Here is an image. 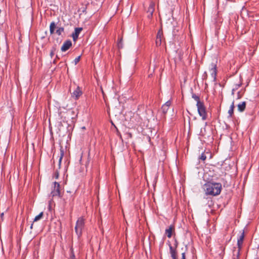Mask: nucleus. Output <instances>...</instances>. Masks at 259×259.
<instances>
[{
    "mask_svg": "<svg viewBox=\"0 0 259 259\" xmlns=\"http://www.w3.org/2000/svg\"><path fill=\"white\" fill-rule=\"evenodd\" d=\"M203 189L206 195L217 196L221 192L222 185L218 183L207 182L203 185Z\"/></svg>",
    "mask_w": 259,
    "mask_h": 259,
    "instance_id": "obj_1",
    "label": "nucleus"
},
{
    "mask_svg": "<svg viewBox=\"0 0 259 259\" xmlns=\"http://www.w3.org/2000/svg\"><path fill=\"white\" fill-rule=\"evenodd\" d=\"M196 105L199 115L202 117V119L203 120H206L207 118V113L204 103L203 102H198Z\"/></svg>",
    "mask_w": 259,
    "mask_h": 259,
    "instance_id": "obj_2",
    "label": "nucleus"
},
{
    "mask_svg": "<svg viewBox=\"0 0 259 259\" xmlns=\"http://www.w3.org/2000/svg\"><path fill=\"white\" fill-rule=\"evenodd\" d=\"M84 222L82 218H80L76 222L75 230L78 236H80L82 234V231L84 227Z\"/></svg>",
    "mask_w": 259,
    "mask_h": 259,
    "instance_id": "obj_3",
    "label": "nucleus"
},
{
    "mask_svg": "<svg viewBox=\"0 0 259 259\" xmlns=\"http://www.w3.org/2000/svg\"><path fill=\"white\" fill-rule=\"evenodd\" d=\"M54 190L51 192V195L53 197L60 196V185L59 183L57 182L54 183Z\"/></svg>",
    "mask_w": 259,
    "mask_h": 259,
    "instance_id": "obj_4",
    "label": "nucleus"
},
{
    "mask_svg": "<svg viewBox=\"0 0 259 259\" xmlns=\"http://www.w3.org/2000/svg\"><path fill=\"white\" fill-rule=\"evenodd\" d=\"M154 7H155V3L153 2H151L149 7L147 10V13H149L148 15V17L149 18H150L153 16V13L154 11Z\"/></svg>",
    "mask_w": 259,
    "mask_h": 259,
    "instance_id": "obj_5",
    "label": "nucleus"
},
{
    "mask_svg": "<svg viewBox=\"0 0 259 259\" xmlns=\"http://www.w3.org/2000/svg\"><path fill=\"white\" fill-rule=\"evenodd\" d=\"M163 33L161 30H159L156 36L155 43L157 46H160L162 42Z\"/></svg>",
    "mask_w": 259,
    "mask_h": 259,
    "instance_id": "obj_6",
    "label": "nucleus"
},
{
    "mask_svg": "<svg viewBox=\"0 0 259 259\" xmlns=\"http://www.w3.org/2000/svg\"><path fill=\"white\" fill-rule=\"evenodd\" d=\"M81 95L82 92L79 87H77L72 93V97L75 99H77Z\"/></svg>",
    "mask_w": 259,
    "mask_h": 259,
    "instance_id": "obj_7",
    "label": "nucleus"
},
{
    "mask_svg": "<svg viewBox=\"0 0 259 259\" xmlns=\"http://www.w3.org/2000/svg\"><path fill=\"white\" fill-rule=\"evenodd\" d=\"M71 46L72 42L71 40H67L64 42L63 46L61 47V51L62 52H65L68 50L70 48V47H71Z\"/></svg>",
    "mask_w": 259,
    "mask_h": 259,
    "instance_id": "obj_8",
    "label": "nucleus"
},
{
    "mask_svg": "<svg viewBox=\"0 0 259 259\" xmlns=\"http://www.w3.org/2000/svg\"><path fill=\"white\" fill-rule=\"evenodd\" d=\"M82 30V28L81 27H77L75 28L74 32L72 34V37L74 41H76L78 38V35Z\"/></svg>",
    "mask_w": 259,
    "mask_h": 259,
    "instance_id": "obj_9",
    "label": "nucleus"
},
{
    "mask_svg": "<svg viewBox=\"0 0 259 259\" xmlns=\"http://www.w3.org/2000/svg\"><path fill=\"white\" fill-rule=\"evenodd\" d=\"M169 251L172 259H178L177 251L176 248H174L170 244L169 245Z\"/></svg>",
    "mask_w": 259,
    "mask_h": 259,
    "instance_id": "obj_10",
    "label": "nucleus"
},
{
    "mask_svg": "<svg viewBox=\"0 0 259 259\" xmlns=\"http://www.w3.org/2000/svg\"><path fill=\"white\" fill-rule=\"evenodd\" d=\"M244 238V231H242L241 233L240 236H239V238L238 239L237 241V245L238 248H239V249H241V246L243 243V241Z\"/></svg>",
    "mask_w": 259,
    "mask_h": 259,
    "instance_id": "obj_11",
    "label": "nucleus"
},
{
    "mask_svg": "<svg viewBox=\"0 0 259 259\" xmlns=\"http://www.w3.org/2000/svg\"><path fill=\"white\" fill-rule=\"evenodd\" d=\"M211 74V76L214 80L216 78L217 75V70H216V65L214 63H211V69L210 70Z\"/></svg>",
    "mask_w": 259,
    "mask_h": 259,
    "instance_id": "obj_12",
    "label": "nucleus"
},
{
    "mask_svg": "<svg viewBox=\"0 0 259 259\" xmlns=\"http://www.w3.org/2000/svg\"><path fill=\"white\" fill-rule=\"evenodd\" d=\"M170 104H171L170 101H168L162 106L161 110L164 114H165L167 113Z\"/></svg>",
    "mask_w": 259,
    "mask_h": 259,
    "instance_id": "obj_13",
    "label": "nucleus"
},
{
    "mask_svg": "<svg viewBox=\"0 0 259 259\" xmlns=\"http://www.w3.org/2000/svg\"><path fill=\"white\" fill-rule=\"evenodd\" d=\"M238 110L239 112H243L244 111L245 107H246V102H242V103L239 104L237 105Z\"/></svg>",
    "mask_w": 259,
    "mask_h": 259,
    "instance_id": "obj_14",
    "label": "nucleus"
},
{
    "mask_svg": "<svg viewBox=\"0 0 259 259\" xmlns=\"http://www.w3.org/2000/svg\"><path fill=\"white\" fill-rule=\"evenodd\" d=\"M174 227L172 226H170L168 229H166L165 230V233L167 236L168 238H171L172 236V232L174 230Z\"/></svg>",
    "mask_w": 259,
    "mask_h": 259,
    "instance_id": "obj_15",
    "label": "nucleus"
},
{
    "mask_svg": "<svg viewBox=\"0 0 259 259\" xmlns=\"http://www.w3.org/2000/svg\"><path fill=\"white\" fill-rule=\"evenodd\" d=\"M234 107V102L233 101L231 105L230 106V109L228 111V114H229V116L231 117H232L233 115Z\"/></svg>",
    "mask_w": 259,
    "mask_h": 259,
    "instance_id": "obj_16",
    "label": "nucleus"
},
{
    "mask_svg": "<svg viewBox=\"0 0 259 259\" xmlns=\"http://www.w3.org/2000/svg\"><path fill=\"white\" fill-rule=\"evenodd\" d=\"M240 251L239 248H238L237 250L235 249L233 250V259H239V255H240Z\"/></svg>",
    "mask_w": 259,
    "mask_h": 259,
    "instance_id": "obj_17",
    "label": "nucleus"
},
{
    "mask_svg": "<svg viewBox=\"0 0 259 259\" xmlns=\"http://www.w3.org/2000/svg\"><path fill=\"white\" fill-rule=\"evenodd\" d=\"M64 153L63 149L62 147H61L60 149V156L59 160V168H60L61 161L63 158V157L64 156Z\"/></svg>",
    "mask_w": 259,
    "mask_h": 259,
    "instance_id": "obj_18",
    "label": "nucleus"
},
{
    "mask_svg": "<svg viewBox=\"0 0 259 259\" xmlns=\"http://www.w3.org/2000/svg\"><path fill=\"white\" fill-rule=\"evenodd\" d=\"M56 28V24L54 22H52L50 26V31L51 34L54 33V30Z\"/></svg>",
    "mask_w": 259,
    "mask_h": 259,
    "instance_id": "obj_19",
    "label": "nucleus"
},
{
    "mask_svg": "<svg viewBox=\"0 0 259 259\" xmlns=\"http://www.w3.org/2000/svg\"><path fill=\"white\" fill-rule=\"evenodd\" d=\"M43 212H41L38 215H36L34 219V222L37 221L41 219L43 216Z\"/></svg>",
    "mask_w": 259,
    "mask_h": 259,
    "instance_id": "obj_20",
    "label": "nucleus"
},
{
    "mask_svg": "<svg viewBox=\"0 0 259 259\" xmlns=\"http://www.w3.org/2000/svg\"><path fill=\"white\" fill-rule=\"evenodd\" d=\"M64 30V29L63 27H60L57 30L56 33L59 35H61Z\"/></svg>",
    "mask_w": 259,
    "mask_h": 259,
    "instance_id": "obj_21",
    "label": "nucleus"
},
{
    "mask_svg": "<svg viewBox=\"0 0 259 259\" xmlns=\"http://www.w3.org/2000/svg\"><path fill=\"white\" fill-rule=\"evenodd\" d=\"M192 98L195 100L197 101V103H198V102H201L200 101V99H199V97L198 96L196 95V94H192Z\"/></svg>",
    "mask_w": 259,
    "mask_h": 259,
    "instance_id": "obj_22",
    "label": "nucleus"
},
{
    "mask_svg": "<svg viewBox=\"0 0 259 259\" xmlns=\"http://www.w3.org/2000/svg\"><path fill=\"white\" fill-rule=\"evenodd\" d=\"M69 259H75V256L72 248H70V256Z\"/></svg>",
    "mask_w": 259,
    "mask_h": 259,
    "instance_id": "obj_23",
    "label": "nucleus"
},
{
    "mask_svg": "<svg viewBox=\"0 0 259 259\" xmlns=\"http://www.w3.org/2000/svg\"><path fill=\"white\" fill-rule=\"evenodd\" d=\"M122 39L120 38L119 40L117 42V46L119 49H121L123 47V45L122 43Z\"/></svg>",
    "mask_w": 259,
    "mask_h": 259,
    "instance_id": "obj_24",
    "label": "nucleus"
},
{
    "mask_svg": "<svg viewBox=\"0 0 259 259\" xmlns=\"http://www.w3.org/2000/svg\"><path fill=\"white\" fill-rule=\"evenodd\" d=\"M56 51V48L55 47H53L52 49V50L51 51V53H50V56L51 58H52L54 54H55V52Z\"/></svg>",
    "mask_w": 259,
    "mask_h": 259,
    "instance_id": "obj_25",
    "label": "nucleus"
},
{
    "mask_svg": "<svg viewBox=\"0 0 259 259\" xmlns=\"http://www.w3.org/2000/svg\"><path fill=\"white\" fill-rule=\"evenodd\" d=\"M206 157L204 153H202L201 156L199 157V159H201L203 161H204L206 159Z\"/></svg>",
    "mask_w": 259,
    "mask_h": 259,
    "instance_id": "obj_26",
    "label": "nucleus"
},
{
    "mask_svg": "<svg viewBox=\"0 0 259 259\" xmlns=\"http://www.w3.org/2000/svg\"><path fill=\"white\" fill-rule=\"evenodd\" d=\"M80 56H78L77 58H76L74 60L75 64V65L77 64L78 63V62L80 61Z\"/></svg>",
    "mask_w": 259,
    "mask_h": 259,
    "instance_id": "obj_27",
    "label": "nucleus"
},
{
    "mask_svg": "<svg viewBox=\"0 0 259 259\" xmlns=\"http://www.w3.org/2000/svg\"><path fill=\"white\" fill-rule=\"evenodd\" d=\"M238 87H239V85H236V88L235 89H233L232 90V95L234 94V92H235V90H236L237 89Z\"/></svg>",
    "mask_w": 259,
    "mask_h": 259,
    "instance_id": "obj_28",
    "label": "nucleus"
},
{
    "mask_svg": "<svg viewBox=\"0 0 259 259\" xmlns=\"http://www.w3.org/2000/svg\"><path fill=\"white\" fill-rule=\"evenodd\" d=\"M182 259H185V253L183 252L182 253Z\"/></svg>",
    "mask_w": 259,
    "mask_h": 259,
    "instance_id": "obj_29",
    "label": "nucleus"
},
{
    "mask_svg": "<svg viewBox=\"0 0 259 259\" xmlns=\"http://www.w3.org/2000/svg\"><path fill=\"white\" fill-rule=\"evenodd\" d=\"M177 246H178V242L177 241H176V243H175V247H174V248H177Z\"/></svg>",
    "mask_w": 259,
    "mask_h": 259,
    "instance_id": "obj_30",
    "label": "nucleus"
},
{
    "mask_svg": "<svg viewBox=\"0 0 259 259\" xmlns=\"http://www.w3.org/2000/svg\"><path fill=\"white\" fill-rule=\"evenodd\" d=\"M127 135L128 137L131 138L132 137V134L131 133H127Z\"/></svg>",
    "mask_w": 259,
    "mask_h": 259,
    "instance_id": "obj_31",
    "label": "nucleus"
},
{
    "mask_svg": "<svg viewBox=\"0 0 259 259\" xmlns=\"http://www.w3.org/2000/svg\"><path fill=\"white\" fill-rule=\"evenodd\" d=\"M119 137H120V139H122V138H121V135L120 134L119 135Z\"/></svg>",
    "mask_w": 259,
    "mask_h": 259,
    "instance_id": "obj_32",
    "label": "nucleus"
},
{
    "mask_svg": "<svg viewBox=\"0 0 259 259\" xmlns=\"http://www.w3.org/2000/svg\"><path fill=\"white\" fill-rule=\"evenodd\" d=\"M32 226H33V224H31V226L30 227V228L32 229Z\"/></svg>",
    "mask_w": 259,
    "mask_h": 259,
    "instance_id": "obj_33",
    "label": "nucleus"
},
{
    "mask_svg": "<svg viewBox=\"0 0 259 259\" xmlns=\"http://www.w3.org/2000/svg\"><path fill=\"white\" fill-rule=\"evenodd\" d=\"M53 62H54V63H56V60H55Z\"/></svg>",
    "mask_w": 259,
    "mask_h": 259,
    "instance_id": "obj_34",
    "label": "nucleus"
}]
</instances>
